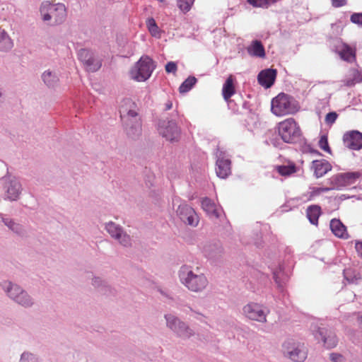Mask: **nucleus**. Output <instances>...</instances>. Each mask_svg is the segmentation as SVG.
<instances>
[{
  "label": "nucleus",
  "instance_id": "obj_1",
  "mask_svg": "<svg viewBox=\"0 0 362 362\" xmlns=\"http://www.w3.org/2000/svg\"><path fill=\"white\" fill-rule=\"evenodd\" d=\"M179 277L181 283L192 292L201 293L209 286L207 277L199 268L193 270L189 266H182L179 271Z\"/></svg>",
  "mask_w": 362,
  "mask_h": 362
},
{
  "label": "nucleus",
  "instance_id": "obj_2",
  "mask_svg": "<svg viewBox=\"0 0 362 362\" xmlns=\"http://www.w3.org/2000/svg\"><path fill=\"white\" fill-rule=\"evenodd\" d=\"M40 11L42 21L52 26L63 23L67 16L66 8L64 4L50 1H43Z\"/></svg>",
  "mask_w": 362,
  "mask_h": 362
},
{
  "label": "nucleus",
  "instance_id": "obj_3",
  "mask_svg": "<svg viewBox=\"0 0 362 362\" xmlns=\"http://www.w3.org/2000/svg\"><path fill=\"white\" fill-rule=\"evenodd\" d=\"M271 110L276 116L282 117L296 113L299 105L293 97L281 93L272 99Z\"/></svg>",
  "mask_w": 362,
  "mask_h": 362
},
{
  "label": "nucleus",
  "instance_id": "obj_4",
  "mask_svg": "<svg viewBox=\"0 0 362 362\" xmlns=\"http://www.w3.org/2000/svg\"><path fill=\"white\" fill-rule=\"evenodd\" d=\"M278 134L286 143H293L301 134V129L298 122L292 117L287 118L277 124Z\"/></svg>",
  "mask_w": 362,
  "mask_h": 362
},
{
  "label": "nucleus",
  "instance_id": "obj_5",
  "mask_svg": "<svg viewBox=\"0 0 362 362\" xmlns=\"http://www.w3.org/2000/svg\"><path fill=\"white\" fill-rule=\"evenodd\" d=\"M155 66L151 58L142 57L129 71L132 79L141 82L146 81L151 75Z\"/></svg>",
  "mask_w": 362,
  "mask_h": 362
},
{
  "label": "nucleus",
  "instance_id": "obj_6",
  "mask_svg": "<svg viewBox=\"0 0 362 362\" xmlns=\"http://www.w3.org/2000/svg\"><path fill=\"white\" fill-rule=\"evenodd\" d=\"M158 130L159 134L170 141H177L180 135V129L173 120L163 119L160 121Z\"/></svg>",
  "mask_w": 362,
  "mask_h": 362
},
{
  "label": "nucleus",
  "instance_id": "obj_7",
  "mask_svg": "<svg viewBox=\"0 0 362 362\" xmlns=\"http://www.w3.org/2000/svg\"><path fill=\"white\" fill-rule=\"evenodd\" d=\"M361 176V174L359 172H348L335 175L329 180L333 189H334L355 183Z\"/></svg>",
  "mask_w": 362,
  "mask_h": 362
},
{
  "label": "nucleus",
  "instance_id": "obj_8",
  "mask_svg": "<svg viewBox=\"0 0 362 362\" xmlns=\"http://www.w3.org/2000/svg\"><path fill=\"white\" fill-rule=\"evenodd\" d=\"M284 351L292 361L296 362H303L307 357L306 349L300 344L296 346L291 342H286L284 344Z\"/></svg>",
  "mask_w": 362,
  "mask_h": 362
},
{
  "label": "nucleus",
  "instance_id": "obj_9",
  "mask_svg": "<svg viewBox=\"0 0 362 362\" xmlns=\"http://www.w3.org/2000/svg\"><path fill=\"white\" fill-rule=\"evenodd\" d=\"M165 319L167 321V326L175 332L180 337L188 338L192 335V331L186 326L185 323L180 322L174 315H166Z\"/></svg>",
  "mask_w": 362,
  "mask_h": 362
},
{
  "label": "nucleus",
  "instance_id": "obj_10",
  "mask_svg": "<svg viewBox=\"0 0 362 362\" xmlns=\"http://www.w3.org/2000/svg\"><path fill=\"white\" fill-rule=\"evenodd\" d=\"M177 214L180 219L189 226H196L199 223V218L194 210L186 204H182L177 209Z\"/></svg>",
  "mask_w": 362,
  "mask_h": 362
},
{
  "label": "nucleus",
  "instance_id": "obj_11",
  "mask_svg": "<svg viewBox=\"0 0 362 362\" xmlns=\"http://www.w3.org/2000/svg\"><path fill=\"white\" fill-rule=\"evenodd\" d=\"M8 286L6 291L11 298L23 306L28 307L32 305L30 297L18 286L11 283H8Z\"/></svg>",
  "mask_w": 362,
  "mask_h": 362
},
{
  "label": "nucleus",
  "instance_id": "obj_12",
  "mask_svg": "<svg viewBox=\"0 0 362 362\" xmlns=\"http://www.w3.org/2000/svg\"><path fill=\"white\" fill-rule=\"evenodd\" d=\"M244 315L249 319L259 322L266 321V314L262 305L255 303H250L243 308Z\"/></svg>",
  "mask_w": 362,
  "mask_h": 362
},
{
  "label": "nucleus",
  "instance_id": "obj_13",
  "mask_svg": "<svg viewBox=\"0 0 362 362\" xmlns=\"http://www.w3.org/2000/svg\"><path fill=\"white\" fill-rule=\"evenodd\" d=\"M344 146L351 150L362 148V134L356 130L346 132L343 136Z\"/></svg>",
  "mask_w": 362,
  "mask_h": 362
},
{
  "label": "nucleus",
  "instance_id": "obj_14",
  "mask_svg": "<svg viewBox=\"0 0 362 362\" xmlns=\"http://www.w3.org/2000/svg\"><path fill=\"white\" fill-rule=\"evenodd\" d=\"M106 229L112 238L119 240L121 245L124 246L130 245V237L126 233H124L121 228L115 223L110 222L107 224Z\"/></svg>",
  "mask_w": 362,
  "mask_h": 362
},
{
  "label": "nucleus",
  "instance_id": "obj_15",
  "mask_svg": "<svg viewBox=\"0 0 362 362\" xmlns=\"http://www.w3.org/2000/svg\"><path fill=\"white\" fill-rule=\"evenodd\" d=\"M276 74L277 71L276 69H264L257 76L258 82L262 86L269 88L274 84Z\"/></svg>",
  "mask_w": 362,
  "mask_h": 362
},
{
  "label": "nucleus",
  "instance_id": "obj_16",
  "mask_svg": "<svg viewBox=\"0 0 362 362\" xmlns=\"http://www.w3.org/2000/svg\"><path fill=\"white\" fill-rule=\"evenodd\" d=\"M216 173L218 177L225 179L231 173V162L228 158L219 157L216 160Z\"/></svg>",
  "mask_w": 362,
  "mask_h": 362
},
{
  "label": "nucleus",
  "instance_id": "obj_17",
  "mask_svg": "<svg viewBox=\"0 0 362 362\" xmlns=\"http://www.w3.org/2000/svg\"><path fill=\"white\" fill-rule=\"evenodd\" d=\"M332 168V165L326 160H315L312 162L311 169L317 178L324 176Z\"/></svg>",
  "mask_w": 362,
  "mask_h": 362
},
{
  "label": "nucleus",
  "instance_id": "obj_18",
  "mask_svg": "<svg viewBox=\"0 0 362 362\" xmlns=\"http://www.w3.org/2000/svg\"><path fill=\"white\" fill-rule=\"evenodd\" d=\"M329 226L332 232L335 236L343 239H347L349 238V235L347 232L346 227L339 219H332Z\"/></svg>",
  "mask_w": 362,
  "mask_h": 362
},
{
  "label": "nucleus",
  "instance_id": "obj_19",
  "mask_svg": "<svg viewBox=\"0 0 362 362\" xmlns=\"http://www.w3.org/2000/svg\"><path fill=\"white\" fill-rule=\"evenodd\" d=\"M317 335L321 337L324 342V345L327 349H332L337 346V339L336 335L332 332H329L328 333V331L323 328L318 330L315 335L316 338H318Z\"/></svg>",
  "mask_w": 362,
  "mask_h": 362
},
{
  "label": "nucleus",
  "instance_id": "obj_20",
  "mask_svg": "<svg viewBox=\"0 0 362 362\" xmlns=\"http://www.w3.org/2000/svg\"><path fill=\"white\" fill-rule=\"evenodd\" d=\"M340 57L346 62H351L356 59V51L347 44L343 43L338 50Z\"/></svg>",
  "mask_w": 362,
  "mask_h": 362
},
{
  "label": "nucleus",
  "instance_id": "obj_21",
  "mask_svg": "<svg viewBox=\"0 0 362 362\" xmlns=\"http://www.w3.org/2000/svg\"><path fill=\"white\" fill-rule=\"evenodd\" d=\"M6 198L9 200H16L21 192V185L16 180H11L6 186Z\"/></svg>",
  "mask_w": 362,
  "mask_h": 362
},
{
  "label": "nucleus",
  "instance_id": "obj_22",
  "mask_svg": "<svg viewBox=\"0 0 362 362\" xmlns=\"http://www.w3.org/2000/svg\"><path fill=\"white\" fill-rule=\"evenodd\" d=\"M235 93V89L233 84V77L230 75L227 78L223 86L222 95L224 100L228 101Z\"/></svg>",
  "mask_w": 362,
  "mask_h": 362
},
{
  "label": "nucleus",
  "instance_id": "obj_23",
  "mask_svg": "<svg viewBox=\"0 0 362 362\" xmlns=\"http://www.w3.org/2000/svg\"><path fill=\"white\" fill-rule=\"evenodd\" d=\"M275 170L284 177L290 176L297 172V167L293 162L288 161L287 164L276 165Z\"/></svg>",
  "mask_w": 362,
  "mask_h": 362
},
{
  "label": "nucleus",
  "instance_id": "obj_24",
  "mask_svg": "<svg viewBox=\"0 0 362 362\" xmlns=\"http://www.w3.org/2000/svg\"><path fill=\"white\" fill-rule=\"evenodd\" d=\"M361 81L362 74L358 70L356 69H351L346 78L343 81L344 84L346 86H352L356 83H360Z\"/></svg>",
  "mask_w": 362,
  "mask_h": 362
},
{
  "label": "nucleus",
  "instance_id": "obj_25",
  "mask_svg": "<svg viewBox=\"0 0 362 362\" xmlns=\"http://www.w3.org/2000/svg\"><path fill=\"white\" fill-rule=\"evenodd\" d=\"M249 54L257 57L263 58L265 57V51L262 42L259 40H255L251 45L247 47Z\"/></svg>",
  "mask_w": 362,
  "mask_h": 362
},
{
  "label": "nucleus",
  "instance_id": "obj_26",
  "mask_svg": "<svg viewBox=\"0 0 362 362\" xmlns=\"http://www.w3.org/2000/svg\"><path fill=\"white\" fill-rule=\"evenodd\" d=\"M307 217L313 225L318 224V219L321 214V208L318 205H311L306 210Z\"/></svg>",
  "mask_w": 362,
  "mask_h": 362
},
{
  "label": "nucleus",
  "instance_id": "obj_27",
  "mask_svg": "<svg viewBox=\"0 0 362 362\" xmlns=\"http://www.w3.org/2000/svg\"><path fill=\"white\" fill-rule=\"evenodd\" d=\"M332 189L333 188L332 186L329 187H312L310 191L303 193L302 197L306 201H310L322 193L327 192Z\"/></svg>",
  "mask_w": 362,
  "mask_h": 362
},
{
  "label": "nucleus",
  "instance_id": "obj_28",
  "mask_svg": "<svg viewBox=\"0 0 362 362\" xmlns=\"http://www.w3.org/2000/svg\"><path fill=\"white\" fill-rule=\"evenodd\" d=\"M13 47V42L4 29L0 28V51H7Z\"/></svg>",
  "mask_w": 362,
  "mask_h": 362
},
{
  "label": "nucleus",
  "instance_id": "obj_29",
  "mask_svg": "<svg viewBox=\"0 0 362 362\" xmlns=\"http://www.w3.org/2000/svg\"><path fill=\"white\" fill-rule=\"evenodd\" d=\"M202 207L208 214L216 217L218 216L216 206L210 199L207 197L203 199L202 201Z\"/></svg>",
  "mask_w": 362,
  "mask_h": 362
},
{
  "label": "nucleus",
  "instance_id": "obj_30",
  "mask_svg": "<svg viewBox=\"0 0 362 362\" xmlns=\"http://www.w3.org/2000/svg\"><path fill=\"white\" fill-rule=\"evenodd\" d=\"M147 28L153 37L160 38L161 37V30L158 28L156 21L153 18L146 20Z\"/></svg>",
  "mask_w": 362,
  "mask_h": 362
},
{
  "label": "nucleus",
  "instance_id": "obj_31",
  "mask_svg": "<svg viewBox=\"0 0 362 362\" xmlns=\"http://www.w3.org/2000/svg\"><path fill=\"white\" fill-rule=\"evenodd\" d=\"M83 65L88 71L94 72L98 71L101 66V62L95 57L88 58V61L84 62Z\"/></svg>",
  "mask_w": 362,
  "mask_h": 362
},
{
  "label": "nucleus",
  "instance_id": "obj_32",
  "mask_svg": "<svg viewBox=\"0 0 362 362\" xmlns=\"http://www.w3.org/2000/svg\"><path fill=\"white\" fill-rule=\"evenodd\" d=\"M197 78L194 76H189L180 86L179 91L181 93L188 92L195 85Z\"/></svg>",
  "mask_w": 362,
  "mask_h": 362
},
{
  "label": "nucleus",
  "instance_id": "obj_33",
  "mask_svg": "<svg viewBox=\"0 0 362 362\" xmlns=\"http://www.w3.org/2000/svg\"><path fill=\"white\" fill-rule=\"evenodd\" d=\"M345 279L350 283H354L355 281L361 279L362 276L360 273L355 274V272L351 269H345L344 272Z\"/></svg>",
  "mask_w": 362,
  "mask_h": 362
},
{
  "label": "nucleus",
  "instance_id": "obj_34",
  "mask_svg": "<svg viewBox=\"0 0 362 362\" xmlns=\"http://www.w3.org/2000/svg\"><path fill=\"white\" fill-rule=\"evenodd\" d=\"M42 78L48 86H54L57 81V78L51 71H45L42 74Z\"/></svg>",
  "mask_w": 362,
  "mask_h": 362
},
{
  "label": "nucleus",
  "instance_id": "obj_35",
  "mask_svg": "<svg viewBox=\"0 0 362 362\" xmlns=\"http://www.w3.org/2000/svg\"><path fill=\"white\" fill-rule=\"evenodd\" d=\"M254 7H268L271 4H274L276 0H247Z\"/></svg>",
  "mask_w": 362,
  "mask_h": 362
},
{
  "label": "nucleus",
  "instance_id": "obj_36",
  "mask_svg": "<svg viewBox=\"0 0 362 362\" xmlns=\"http://www.w3.org/2000/svg\"><path fill=\"white\" fill-rule=\"evenodd\" d=\"M194 2V0H178L177 6L182 11L187 13L191 9Z\"/></svg>",
  "mask_w": 362,
  "mask_h": 362
},
{
  "label": "nucleus",
  "instance_id": "obj_37",
  "mask_svg": "<svg viewBox=\"0 0 362 362\" xmlns=\"http://www.w3.org/2000/svg\"><path fill=\"white\" fill-rule=\"evenodd\" d=\"M78 59H80L81 62H82V63L88 61V58H91V57H94L93 54L86 49H80L78 51Z\"/></svg>",
  "mask_w": 362,
  "mask_h": 362
},
{
  "label": "nucleus",
  "instance_id": "obj_38",
  "mask_svg": "<svg viewBox=\"0 0 362 362\" xmlns=\"http://www.w3.org/2000/svg\"><path fill=\"white\" fill-rule=\"evenodd\" d=\"M319 146L322 150L331 153V149L329 146L327 137L326 136H321L319 141Z\"/></svg>",
  "mask_w": 362,
  "mask_h": 362
},
{
  "label": "nucleus",
  "instance_id": "obj_39",
  "mask_svg": "<svg viewBox=\"0 0 362 362\" xmlns=\"http://www.w3.org/2000/svg\"><path fill=\"white\" fill-rule=\"evenodd\" d=\"M338 115L335 112H331L327 114L325 117V122L327 124H333L337 120Z\"/></svg>",
  "mask_w": 362,
  "mask_h": 362
},
{
  "label": "nucleus",
  "instance_id": "obj_40",
  "mask_svg": "<svg viewBox=\"0 0 362 362\" xmlns=\"http://www.w3.org/2000/svg\"><path fill=\"white\" fill-rule=\"evenodd\" d=\"M165 69V71L168 74L172 73L175 74L177 70V64L174 62H169L166 64Z\"/></svg>",
  "mask_w": 362,
  "mask_h": 362
},
{
  "label": "nucleus",
  "instance_id": "obj_41",
  "mask_svg": "<svg viewBox=\"0 0 362 362\" xmlns=\"http://www.w3.org/2000/svg\"><path fill=\"white\" fill-rule=\"evenodd\" d=\"M350 19L353 23L362 26V13H353Z\"/></svg>",
  "mask_w": 362,
  "mask_h": 362
},
{
  "label": "nucleus",
  "instance_id": "obj_42",
  "mask_svg": "<svg viewBox=\"0 0 362 362\" xmlns=\"http://www.w3.org/2000/svg\"><path fill=\"white\" fill-rule=\"evenodd\" d=\"M4 221L5 224L13 231H15L16 233H19L21 227L18 224L15 223L12 221L8 220H4Z\"/></svg>",
  "mask_w": 362,
  "mask_h": 362
},
{
  "label": "nucleus",
  "instance_id": "obj_43",
  "mask_svg": "<svg viewBox=\"0 0 362 362\" xmlns=\"http://www.w3.org/2000/svg\"><path fill=\"white\" fill-rule=\"evenodd\" d=\"M330 359L333 362H344V358L339 354H331Z\"/></svg>",
  "mask_w": 362,
  "mask_h": 362
},
{
  "label": "nucleus",
  "instance_id": "obj_44",
  "mask_svg": "<svg viewBox=\"0 0 362 362\" xmlns=\"http://www.w3.org/2000/svg\"><path fill=\"white\" fill-rule=\"evenodd\" d=\"M332 5L335 8L344 6L346 4V0H331Z\"/></svg>",
  "mask_w": 362,
  "mask_h": 362
},
{
  "label": "nucleus",
  "instance_id": "obj_45",
  "mask_svg": "<svg viewBox=\"0 0 362 362\" xmlns=\"http://www.w3.org/2000/svg\"><path fill=\"white\" fill-rule=\"evenodd\" d=\"M355 248L358 254L362 257V243L357 242L356 243Z\"/></svg>",
  "mask_w": 362,
  "mask_h": 362
},
{
  "label": "nucleus",
  "instance_id": "obj_46",
  "mask_svg": "<svg viewBox=\"0 0 362 362\" xmlns=\"http://www.w3.org/2000/svg\"><path fill=\"white\" fill-rule=\"evenodd\" d=\"M127 117L136 118L137 117V112L135 110H130L127 112Z\"/></svg>",
  "mask_w": 362,
  "mask_h": 362
},
{
  "label": "nucleus",
  "instance_id": "obj_47",
  "mask_svg": "<svg viewBox=\"0 0 362 362\" xmlns=\"http://www.w3.org/2000/svg\"><path fill=\"white\" fill-rule=\"evenodd\" d=\"M173 107V103L170 100H168L165 105V110H169Z\"/></svg>",
  "mask_w": 362,
  "mask_h": 362
},
{
  "label": "nucleus",
  "instance_id": "obj_48",
  "mask_svg": "<svg viewBox=\"0 0 362 362\" xmlns=\"http://www.w3.org/2000/svg\"><path fill=\"white\" fill-rule=\"evenodd\" d=\"M135 132L137 134H139L141 132V128H140V125L139 124H136V127H135Z\"/></svg>",
  "mask_w": 362,
  "mask_h": 362
},
{
  "label": "nucleus",
  "instance_id": "obj_49",
  "mask_svg": "<svg viewBox=\"0 0 362 362\" xmlns=\"http://www.w3.org/2000/svg\"><path fill=\"white\" fill-rule=\"evenodd\" d=\"M359 325L362 326V315L358 319Z\"/></svg>",
  "mask_w": 362,
  "mask_h": 362
},
{
  "label": "nucleus",
  "instance_id": "obj_50",
  "mask_svg": "<svg viewBox=\"0 0 362 362\" xmlns=\"http://www.w3.org/2000/svg\"><path fill=\"white\" fill-rule=\"evenodd\" d=\"M28 354H23L21 356V361H23L26 356L28 357Z\"/></svg>",
  "mask_w": 362,
  "mask_h": 362
},
{
  "label": "nucleus",
  "instance_id": "obj_51",
  "mask_svg": "<svg viewBox=\"0 0 362 362\" xmlns=\"http://www.w3.org/2000/svg\"><path fill=\"white\" fill-rule=\"evenodd\" d=\"M128 134L131 136H132L133 134H134V133H131L130 132H128Z\"/></svg>",
  "mask_w": 362,
  "mask_h": 362
}]
</instances>
